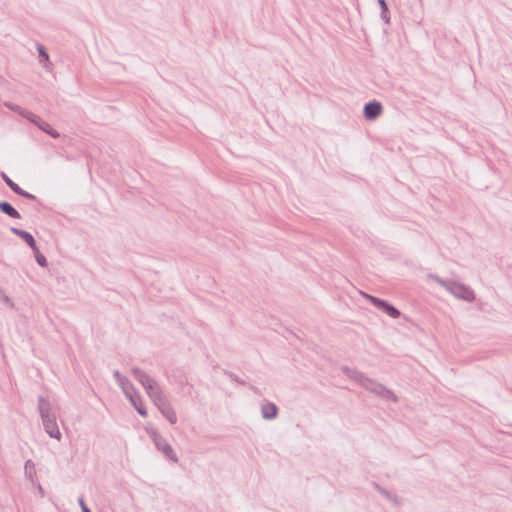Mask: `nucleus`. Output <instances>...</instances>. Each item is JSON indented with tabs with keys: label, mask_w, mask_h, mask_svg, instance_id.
Returning a JSON list of instances; mask_svg holds the SVG:
<instances>
[{
	"label": "nucleus",
	"mask_w": 512,
	"mask_h": 512,
	"mask_svg": "<svg viewBox=\"0 0 512 512\" xmlns=\"http://www.w3.org/2000/svg\"><path fill=\"white\" fill-rule=\"evenodd\" d=\"M19 192H16V194L20 195V196H23L27 199H31V200H34L35 199V196L24 191L23 189L20 188V190H18Z\"/></svg>",
	"instance_id": "obj_19"
},
{
	"label": "nucleus",
	"mask_w": 512,
	"mask_h": 512,
	"mask_svg": "<svg viewBox=\"0 0 512 512\" xmlns=\"http://www.w3.org/2000/svg\"><path fill=\"white\" fill-rule=\"evenodd\" d=\"M25 474L33 480V478L36 476V469L35 464L32 460H27L25 463Z\"/></svg>",
	"instance_id": "obj_14"
},
{
	"label": "nucleus",
	"mask_w": 512,
	"mask_h": 512,
	"mask_svg": "<svg viewBox=\"0 0 512 512\" xmlns=\"http://www.w3.org/2000/svg\"><path fill=\"white\" fill-rule=\"evenodd\" d=\"M132 373L136 380L139 381V383L144 387L146 393L153 401V403L157 406V408L160 410L162 415L171 424H175L177 422V415L172 406L169 404L167 398L162 393V390L158 383L149 375H147L144 371L138 368H133Z\"/></svg>",
	"instance_id": "obj_1"
},
{
	"label": "nucleus",
	"mask_w": 512,
	"mask_h": 512,
	"mask_svg": "<svg viewBox=\"0 0 512 512\" xmlns=\"http://www.w3.org/2000/svg\"><path fill=\"white\" fill-rule=\"evenodd\" d=\"M79 505L81 506L82 512H91V510L86 506L83 497L79 498Z\"/></svg>",
	"instance_id": "obj_20"
},
{
	"label": "nucleus",
	"mask_w": 512,
	"mask_h": 512,
	"mask_svg": "<svg viewBox=\"0 0 512 512\" xmlns=\"http://www.w3.org/2000/svg\"><path fill=\"white\" fill-rule=\"evenodd\" d=\"M3 300H4V302H5L6 304H8L10 307H13V306H14L13 302L10 300V298H9L8 296H4Z\"/></svg>",
	"instance_id": "obj_21"
},
{
	"label": "nucleus",
	"mask_w": 512,
	"mask_h": 512,
	"mask_svg": "<svg viewBox=\"0 0 512 512\" xmlns=\"http://www.w3.org/2000/svg\"><path fill=\"white\" fill-rule=\"evenodd\" d=\"M11 232L19 236L23 241H25L31 247L32 250H36L37 245L35 239L30 233L14 227L11 228Z\"/></svg>",
	"instance_id": "obj_9"
},
{
	"label": "nucleus",
	"mask_w": 512,
	"mask_h": 512,
	"mask_svg": "<svg viewBox=\"0 0 512 512\" xmlns=\"http://www.w3.org/2000/svg\"><path fill=\"white\" fill-rule=\"evenodd\" d=\"M145 430L159 451H161L169 460L173 462L178 461V458L171 445L153 427L147 425Z\"/></svg>",
	"instance_id": "obj_3"
},
{
	"label": "nucleus",
	"mask_w": 512,
	"mask_h": 512,
	"mask_svg": "<svg viewBox=\"0 0 512 512\" xmlns=\"http://www.w3.org/2000/svg\"><path fill=\"white\" fill-rule=\"evenodd\" d=\"M25 117L34 124H36L42 131L50 134L52 137H59V134L51 127V125L46 121L42 120L39 116L33 113H27Z\"/></svg>",
	"instance_id": "obj_6"
},
{
	"label": "nucleus",
	"mask_w": 512,
	"mask_h": 512,
	"mask_svg": "<svg viewBox=\"0 0 512 512\" xmlns=\"http://www.w3.org/2000/svg\"><path fill=\"white\" fill-rule=\"evenodd\" d=\"M1 177L13 192H19L18 190H20V187L15 182H13L4 172L1 173Z\"/></svg>",
	"instance_id": "obj_15"
},
{
	"label": "nucleus",
	"mask_w": 512,
	"mask_h": 512,
	"mask_svg": "<svg viewBox=\"0 0 512 512\" xmlns=\"http://www.w3.org/2000/svg\"><path fill=\"white\" fill-rule=\"evenodd\" d=\"M128 399L130 400V402L133 405V407L137 410V412L141 416H143V417L147 416L146 408L144 406L143 400H142V398H141L139 393H136V394L132 395Z\"/></svg>",
	"instance_id": "obj_10"
},
{
	"label": "nucleus",
	"mask_w": 512,
	"mask_h": 512,
	"mask_svg": "<svg viewBox=\"0 0 512 512\" xmlns=\"http://www.w3.org/2000/svg\"><path fill=\"white\" fill-rule=\"evenodd\" d=\"M0 211L7 214L12 218L19 219L21 216L19 212L11 206L8 202H0Z\"/></svg>",
	"instance_id": "obj_13"
},
{
	"label": "nucleus",
	"mask_w": 512,
	"mask_h": 512,
	"mask_svg": "<svg viewBox=\"0 0 512 512\" xmlns=\"http://www.w3.org/2000/svg\"><path fill=\"white\" fill-rule=\"evenodd\" d=\"M382 113V105L380 102H369L364 107V115L368 120H374Z\"/></svg>",
	"instance_id": "obj_8"
},
{
	"label": "nucleus",
	"mask_w": 512,
	"mask_h": 512,
	"mask_svg": "<svg viewBox=\"0 0 512 512\" xmlns=\"http://www.w3.org/2000/svg\"><path fill=\"white\" fill-rule=\"evenodd\" d=\"M363 386L376 394H379L386 398H392L394 401H396V397L394 396V394L391 391L386 390L380 384H376L369 379H365V381L363 382Z\"/></svg>",
	"instance_id": "obj_7"
},
{
	"label": "nucleus",
	"mask_w": 512,
	"mask_h": 512,
	"mask_svg": "<svg viewBox=\"0 0 512 512\" xmlns=\"http://www.w3.org/2000/svg\"><path fill=\"white\" fill-rule=\"evenodd\" d=\"M366 297L370 300V302L378 307L379 309H382L385 313H387L392 318H398L400 316V312L395 307L391 306L384 300H381L377 297L366 295Z\"/></svg>",
	"instance_id": "obj_5"
},
{
	"label": "nucleus",
	"mask_w": 512,
	"mask_h": 512,
	"mask_svg": "<svg viewBox=\"0 0 512 512\" xmlns=\"http://www.w3.org/2000/svg\"><path fill=\"white\" fill-rule=\"evenodd\" d=\"M261 411H262V416L265 419H273V418H275L277 416L278 408L273 403H265L262 406Z\"/></svg>",
	"instance_id": "obj_12"
},
{
	"label": "nucleus",
	"mask_w": 512,
	"mask_h": 512,
	"mask_svg": "<svg viewBox=\"0 0 512 512\" xmlns=\"http://www.w3.org/2000/svg\"><path fill=\"white\" fill-rule=\"evenodd\" d=\"M115 376L117 377L119 384L127 398L137 393L133 385L127 379L120 377L119 372H116Z\"/></svg>",
	"instance_id": "obj_11"
},
{
	"label": "nucleus",
	"mask_w": 512,
	"mask_h": 512,
	"mask_svg": "<svg viewBox=\"0 0 512 512\" xmlns=\"http://www.w3.org/2000/svg\"><path fill=\"white\" fill-rule=\"evenodd\" d=\"M38 409L41 415V419L43 422L44 429L46 433L51 437L57 440L61 439V432L58 428L56 422V416L52 412L50 402L43 398H39Z\"/></svg>",
	"instance_id": "obj_2"
},
{
	"label": "nucleus",
	"mask_w": 512,
	"mask_h": 512,
	"mask_svg": "<svg viewBox=\"0 0 512 512\" xmlns=\"http://www.w3.org/2000/svg\"><path fill=\"white\" fill-rule=\"evenodd\" d=\"M380 7H381V16L383 19H385L386 21H388V14H389V11H388V7H387V4L385 2V0H377Z\"/></svg>",
	"instance_id": "obj_17"
},
{
	"label": "nucleus",
	"mask_w": 512,
	"mask_h": 512,
	"mask_svg": "<svg viewBox=\"0 0 512 512\" xmlns=\"http://www.w3.org/2000/svg\"><path fill=\"white\" fill-rule=\"evenodd\" d=\"M435 279L456 297L466 301L474 300V292L469 287H466L463 284L457 282L444 281L439 278Z\"/></svg>",
	"instance_id": "obj_4"
},
{
	"label": "nucleus",
	"mask_w": 512,
	"mask_h": 512,
	"mask_svg": "<svg viewBox=\"0 0 512 512\" xmlns=\"http://www.w3.org/2000/svg\"><path fill=\"white\" fill-rule=\"evenodd\" d=\"M366 378H363L362 376H360V381H361V384L363 385V382L365 381ZM356 381H359V378H356Z\"/></svg>",
	"instance_id": "obj_22"
},
{
	"label": "nucleus",
	"mask_w": 512,
	"mask_h": 512,
	"mask_svg": "<svg viewBox=\"0 0 512 512\" xmlns=\"http://www.w3.org/2000/svg\"><path fill=\"white\" fill-rule=\"evenodd\" d=\"M33 252H34L37 263L42 267H46L47 260H46L45 256L40 253L38 247L36 248V250H33Z\"/></svg>",
	"instance_id": "obj_16"
},
{
	"label": "nucleus",
	"mask_w": 512,
	"mask_h": 512,
	"mask_svg": "<svg viewBox=\"0 0 512 512\" xmlns=\"http://www.w3.org/2000/svg\"><path fill=\"white\" fill-rule=\"evenodd\" d=\"M38 51H39L40 61L41 62L48 61L49 56H48L47 52L45 51L44 47L39 45L38 46Z\"/></svg>",
	"instance_id": "obj_18"
}]
</instances>
